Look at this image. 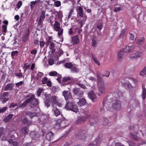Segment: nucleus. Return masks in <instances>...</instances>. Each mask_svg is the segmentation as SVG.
<instances>
[{"mask_svg": "<svg viewBox=\"0 0 146 146\" xmlns=\"http://www.w3.org/2000/svg\"><path fill=\"white\" fill-rule=\"evenodd\" d=\"M74 12L73 9H71L68 16V19H69L70 18V16Z\"/></svg>", "mask_w": 146, "mask_h": 146, "instance_id": "3c124183", "label": "nucleus"}, {"mask_svg": "<svg viewBox=\"0 0 146 146\" xmlns=\"http://www.w3.org/2000/svg\"><path fill=\"white\" fill-rule=\"evenodd\" d=\"M46 11L44 10H42L40 13V17L38 22V25H41L44 20L45 17Z\"/></svg>", "mask_w": 146, "mask_h": 146, "instance_id": "0eeeda50", "label": "nucleus"}, {"mask_svg": "<svg viewBox=\"0 0 146 146\" xmlns=\"http://www.w3.org/2000/svg\"><path fill=\"white\" fill-rule=\"evenodd\" d=\"M88 95L92 101L94 102L96 101L97 97L93 91H91L90 92L88 93Z\"/></svg>", "mask_w": 146, "mask_h": 146, "instance_id": "a211bd4d", "label": "nucleus"}, {"mask_svg": "<svg viewBox=\"0 0 146 146\" xmlns=\"http://www.w3.org/2000/svg\"><path fill=\"white\" fill-rule=\"evenodd\" d=\"M86 103V99L83 98L79 100V101L77 102V104L78 106L82 107L85 105Z\"/></svg>", "mask_w": 146, "mask_h": 146, "instance_id": "4be33fe9", "label": "nucleus"}, {"mask_svg": "<svg viewBox=\"0 0 146 146\" xmlns=\"http://www.w3.org/2000/svg\"><path fill=\"white\" fill-rule=\"evenodd\" d=\"M62 94L66 101L70 100L72 98L71 93L69 91L65 90L63 92Z\"/></svg>", "mask_w": 146, "mask_h": 146, "instance_id": "ddd939ff", "label": "nucleus"}, {"mask_svg": "<svg viewBox=\"0 0 146 146\" xmlns=\"http://www.w3.org/2000/svg\"><path fill=\"white\" fill-rule=\"evenodd\" d=\"M45 42L43 41H40V45L41 48H43L44 46Z\"/></svg>", "mask_w": 146, "mask_h": 146, "instance_id": "5fc2aeb1", "label": "nucleus"}, {"mask_svg": "<svg viewBox=\"0 0 146 146\" xmlns=\"http://www.w3.org/2000/svg\"><path fill=\"white\" fill-rule=\"evenodd\" d=\"M17 105V103H12L9 106V108H13Z\"/></svg>", "mask_w": 146, "mask_h": 146, "instance_id": "13d9d810", "label": "nucleus"}, {"mask_svg": "<svg viewBox=\"0 0 146 146\" xmlns=\"http://www.w3.org/2000/svg\"><path fill=\"white\" fill-rule=\"evenodd\" d=\"M73 27H71L68 30V34L69 35H71L73 33V32L72 31Z\"/></svg>", "mask_w": 146, "mask_h": 146, "instance_id": "0e129e2a", "label": "nucleus"}, {"mask_svg": "<svg viewBox=\"0 0 146 146\" xmlns=\"http://www.w3.org/2000/svg\"><path fill=\"white\" fill-rule=\"evenodd\" d=\"M37 113L36 112H32L31 111H26L25 113V114L26 115L29 116L30 118H32L34 116H36Z\"/></svg>", "mask_w": 146, "mask_h": 146, "instance_id": "5701e85b", "label": "nucleus"}, {"mask_svg": "<svg viewBox=\"0 0 146 146\" xmlns=\"http://www.w3.org/2000/svg\"><path fill=\"white\" fill-rule=\"evenodd\" d=\"M135 47L134 46H127L124 49V51L125 52H129L131 50H133Z\"/></svg>", "mask_w": 146, "mask_h": 146, "instance_id": "393cba45", "label": "nucleus"}, {"mask_svg": "<svg viewBox=\"0 0 146 146\" xmlns=\"http://www.w3.org/2000/svg\"><path fill=\"white\" fill-rule=\"evenodd\" d=\"M129 34H130V39L131 40H133L135 38V35L130 33H129Z\"/></svg>", "mask_w": 146, "mask_h": 146, "instance_id": "4d7b16f0", "label": "nucleus"}, {"mask_svg": "<svg viewBox=\"0 0 146 146\" xmlns=\"http://www.w3.org/2000/svg\"><path fill=\"white\" fill-rule=\"evenodd\" d=\"M98 87L99 91L102 94H103L105 92L106 90V88L104 83L100 84H99L98 85Z\"/></svg>", "mask_w": 146, "mask_h": 146, "instance_id": "4468645a", "label": "nucleus"}, {"mask_svg": "<svg viewBox=\"0 0 146 146\" xmlns=\"http://www.w3.org/2000/svg\"><path fill=\"white\" fill-rule=\"evenodd\" d=\"M142 55V53L139 51H135L129 57V58L133 59H137L138 58L141 57Z\"/></svg>", "mask_w": 146, "mask_h": 146, "instance_id": "f8f14e48", "label": "nucleus"}, {"mask_svg": "<svg viewBox=\"0 0 146 146\" xmlns=\"http://www.w3.org/2000/svg\"><path fill=\"white\" fill-rule=\"evenodd\" d=\"M47 85L49 87H51L52 86V83L50 80H48L46 82Z\"/></svg>", "mask_w": 146, "mask_h": 146, "instance_id": "774afa93", "label": "nucleus"}, {"mask_svg": "<svg viewBox=\"0 0 146 146\" xmlns=\"http://www.w3.org/2000/svg\"><path fill=\"white\" fill-rule=\"evenodd\" d=\"M2 31L3 33H6L7 31V26L6 25H2Z\"/></svg>", "mask_w": 146, "mask_h": 146, "instance_id": "49530a36", "label": "nucleus"}, {"mask_svg": "<svg viewBox=\"0 0 146 146\" xmlns=\"http://www.w3.org/2000/svg\"><path fill=\"white\" fill-rule=\"evenodd\" d=\"M65 121H61L60 119H57L55 121V123L54 124V127L56 128L59 129L66 127L67 126L66 125H64L65 124Z\"/></svg>", "mask_w": 146, "mask_h": 146, "instance_id": "423d86ee", "label": "nucleus"}, {"mask_svg": "<svg viewBox=\"0 0 146 146\" xmlns=\"http://www.w3.org/2000/svg\"><path fill=\"white\" fill-rule=\"evenodd\" d=\"M22 1H19L17 3V6L18 8H19L22 5Z\"/></svg>", "mask_w": 146, "mask_h": 146, "instance_id": "338daca9", "label": "nucleus"}, {"mask_svg": "<svg viewBox=\"0 0 146 146\" xmlns=\"http://www.w3.org/2000/svg\"><path fill=\"white\" fill-rule=\"evenodd\" d=\"M45 99L44 103L46 106L48 108L51 104L52 106L56 104L58 107H61L62 104L61 103L58 101L57 97L55 96H51L50 94H44Z\"/></svg>", "mask_w": 146, "mask_h": 146, "instance_id": "f03ea898", "label": "nucleus"}, {"mask_svg": "<svg viewBox=\"0 0 146 146\" xmlns=\"http://www.w3.org/2000/svg\"><path fill=\"white\" fill-rule=\"evenodd\" d=\"M92 46L94 47L96 46L97 44V41L95 38H93L92 39Z\"/></svg>", "mask_w": 146, "mask_h": 146, "instance_id": "c03bdc74", "label": "nucleus"}, {"mask_svg": "<svg viewBox=\"0 0 146 146\" xmlns=\"http://www.w3.org/2000/svg\"><path fill=\"white\" fill-rule=\"evenodd\" d=\"M76 84L84 89H85L86 88L85 86L83 84L77 82L76 83Z\"/></svg>", "mask_w": 146, "mask_h": 146, "instance_id": "8fccbe9b", "label": "nucleus"}, {"mask_svg": "<svg viewBox=\"0 0 146 146\" xmlns=\"http://www.w3.org/2000/svg\"><path fill=\"white\" fill-rule=\"evenodd\" d=\"M96 77L98 80L97 83L98 85L99 84H100L103 83H104V81H103L102 77L101 76L100 74L99 73H97Z\"/></svg>", "mask_w": 146, "mask_h": 146, "instance_id": "b1692460", "label": "nucleus"}, {"mask_svg": "<svg viewBox=\"0 0 146 146\" xmlns=\"http://www.w3.org/2000/svg\"><path fill=\"white\" fill-rule=\"evenodd\" d=\"M60 23L57 21H55V23L53 25V29L54 30L56 31H59L61 29L60 27Z\"/></svg>", "mask_w": 146, "mask_h": 146, "instance_id": "2eb2a0df", "label": "nucleus"}, {"mask_svg": "<svg viewBox=\"0 0 146 146\" xmlns=\"http://www.w3.org/2000/svg\"><path fill=\"white\" fill-rule=\"evenodd\" d=\"M65 108L67 110H71L76 113L78 111L77 106L73 102H68L66 103Z\"/></svg>", "mask_w": 146, "mask_h": 146, "instance_id": "20e7f679", "label": "nucleus"}, {"mask_svg": "<svg viewBox=\"0 0 146 146\" xmlns=\"http://www.w3.org/2000/svg\"><path fill=\"white\" fill-rule=\"evenodd\" d=\"M7 108L6 107H5L0 109V113L5 112L7 110Z\"/></svg>", "mask_w": 146, "mask_h": 146, "instance_id": "09e8293b", "label": "nucleus"}, {"mask_svg": "<svg viewBox=\"0 0 146 146\" xmlns=\"http://www.w3.org/2000/svg\"><path fill=\"white\" fill-rule=\"evenodd\" d=\"M60 31H59L58 33V35L59 37H60L61 35H62L63 34V29H61Z\"/></svg>", "mask_w": 146, "mask_h": 146, "instance_id": "680f3d73", "label": "nucleus"}, {"mask_svg": "<svg viewBox=\"0 0 146 146\" xmlns=\"http://www.w3.org/2000/svg\"><path fill=\"white\" fill-rule=\"evenodd\" d=\"M112 108L114 110L117 111L121 110V102L118 99L120 97L123 96V93L118 91L117 92L112 93Z\"/></svg>", "mask_w": 146, "mask_h": 146, "instance_id": "f257e3e1", "label": "nucleus"}, {"mask_svg": "<svg viewBox=\"0 0 146 146\" xmlns=\"http://www.w3.org/2000/svg\"><path fill=\"white\" fill-rule=\"evenodd\" d=\"M72 77H64L62 80V82L63 83L65 82H68V84H70L72 83Z\"/></svg>", "mask_w": 146, "mask_h": 146, "instance_id": "aec40b11", "label": "nucleus"}, {"mask_svg": "<svg viewBox=\"0 0 146 146\" xmlns=\"http://www.w3.org/2000/svg\"><path fill=\"white\" fill-rule=\"evenodd\" d=\"M23 83V81H21L15 84L16 86L17 87H19V86L22 85Z\"/></svg>", "mask_w": 146, "mask_h": 146, "instance_id": "864d4df0", "label": "nucleus"}, {"mask_svg": "<svg viewBox=\"0 0 146 146\" xmlns=\"http://www.w3.org/2000/svg\"><path fill=\"white\" fill-rule=\"evenodd\" d=\"M29 100L27 99L23 104L20 105L19 107L20 108H23L25 107L27 104L29 103Z\"/></svg>", "mask_w": 146, "mask_h": 146, "instance_id": "f704fd0d", "label": "nucleus"}, {"mask_svg": "<svg viewBox=\"0 0 146 146\" xmlns=\"http://www.w3.org/2000/svg\"><path fill=\"white\" fill-rule=\"evenodd\" d=\"M30 29H27L25 32H24L22 37V41L23 42H26L29 39V36Z\"/></svg>", "mask_w": 146, "mask_h": 146, "instance_id": "9d476101", "label": "nucleus"}, {"mask_svg": "<svg viewBox=\"0 0 146 146\" xmlns=\"http://www.w3.org/2000/svg\"><path fill=\"white\" fill-rule=\"evenodd\" d=\"M13 116V114H9L7 117L5 118L4 120V121L6 122H8L11 119Z\"/></svg>", "mask_w": 146, "mask_h": 146, "instance_id": "cd10ccee", "label": "nucleus"}, {"mask_svg": "<svg viewBox=\"0 0 146 146\" xmlns=\"http://www.w3.org/2000/svg\"><path fill=\"white\" fill-rule=\"evenodd\" d=\"M22 133L24 134H27L28 133L27 127L24 126L23 127L22 129Z\"/></svg>", "mask_w": 146, "mask_h": 146, "instance_id": "c9c22d12", "label": "nucleus"}, {"mask_svg": "<svg viewBox=\"0 0 146 146\" xmlns=\"http://www.w3.org/2000/svg\"><path fill=\"white\" fill-rule=\"evenodd\" d=\"M146 74V66L140 72L141 76H144Z\"/></svg>", "mask_w": 146, "mask_h": 146, "instance_id": "a18cd8bd", "label": "nucleus"}, {"mask_svg": "<svg viewBox=\"0 0 146 146\" xmlns=\"http://www.w3.org/2000/svg\"><path fill=\"white\" fill-rule=\"evenodd\" d=\"M14 84L13 83H9L5 86L4 88V90L8 91L12 90L14 86Z\"/></svg>", "mask_w": 146, "mask_h": 146, "instance_id": "6ab92c4d", "label": "nucleus"}, {"mask_svg": "<svg viewBox=\"0 0 146 146\" xmlns=\"http://www.w3.org/2000/svg\"><path fill=\"white\" fill-rule=\"evenodd\" d=\"M64 65L66 68L68 69L71 68L73 66L71 63H66Z\"/></svg>", "mask_w": 146, "mask_h": 146, "instance_id": "e433bc0d", "label": "nucleus"}, {"mask_svg": "<svg viewBox=\"0 0 146 146\" xmlns=\"http://www.w3.org/2000/svg\"><path fill=\"white\" fill-rule=\"evenodd\" d=\"M48 81V78L47 77H45L43 78L42 80V83L43 84H46Z\"/></svg>", "mask_w": 146, "mask_h": 146, "instance_id": "603ef678", "label": "nucleus"}, {"mask_svg": "<svg viewBox=\"0 0 146 146\" xmlns=\"http://www.w3.org/2000/svg\"><path fill=\"white\" fill-rule=\"evenodd\" d=\"M21 120L22 123L24 124L28 125L31 124V123L29 120L27 118L25 117H24Z\"/></svg>", "mask_w": 146, "mask_h": 146, "instance_id": "a878e982", "label": "nucleus"}, {"mask_svg": "<svg viewBox=\"0 0 146 146\" xmlns=\"http://www.w3.org/2000/svg\"><path fill=\"white\" fill-rule=\"evenodd\" d=\"M54 62V60L53 59H50L49 60L48 63L50 65H52Z\"/></svg>", "mask_w": 146, "mask_h": 146, "instance_id": "e2e57ef3", "label": "nucleus"}, {"mask_svg": "<svg viewBox=\"0 0 146 146\" xmlns=\"http://www.w3.org/2000/svg\"><path fill=\"white\" fill-rule=\"evenodd\" d=\"M44 75L42 72H39L37 74L36 77L37 80H40L41 79V78L44 76Z\"/></svg>", "mask_w": 146, "mask_h": 146, "instance_id": "2f4dec72", "label": "nucleus"}, {"mask_svg": "<svg viewBox=\"0 0 146 146\" xmlns=\"http://www.w3.org/2000/svg\"><path fill=\"white\" fill-rule=\"evenodd\" d=\"M71 40L72 42L75 44H77L80 42L78 36L77 35H76L72 37Z\"/></svg>", "mask_w": 146, "mask_h": 146, "instance_id": "f3484780", "label": "nucleus"}, {"mask_svg": "<svg viewBox=\"0 0 146 146\" xmlns=\"http://www.w3.org/2000/svg\"><path fill=\"white\" fill-rule=\"evenodd\" d=\"M18 53V51H15L12 52L11 55L12 56H15L17 55Z\"/></svg>", "mask_w": 146, "mask_h": 146, "instance_id": "052dcab7", "label": "nucleus"}, {"mask_svg": "<svg viewBox=\"0 0 146 146\" xmlns=\"http://www.w3.org/2000/svg\"><path fill=\"white\" fill-rule=\"evenodd\" d=\"M54 135V133L52 132H49L46 135V139L49 141L52 140Z\"/></svg>", "mask_w": 146, "mask_h": 146, "instance_id": "dca6fc26", "label": "nucleus"}, {"mask_svg": "<svg viewBox=\"0 0 146 146\" xmlns=\"http://www.w3.org/2000/svg\"><path fill=\"white\" fill-rule=\"evenodd\" d=\"M145 40V38L144 37H141L138 40L137 43L139 44H143Z\"/></svg>", "mask_w": 146, "mask_h": 146, "instance_id": "7c9ffc66", "label": "nucleus"}, {"mask_svg": "<svg viewBox=\"0 0 146 146\" xmlns=\"http://www.w3.org/2000/svg\"><path fill=\"white\" fill-rule=\"evenodd\" d=\"M92 56L93 59L94 60L95 63L98 65H100V63L99 61L97 60L96 58L95 57L93 54H92Z\"/></svg>", "mask_w": 146, "mask_h": 146, "instance_id": "ea45409f", "label": "nucleus"}, {"mask_svg": "<svg viewBox=\"0 0 146 146\" xmlns=\"http://www.w3.org/2000/svg\"><path fill=\"white\" fill-rule=\"evenodd\" d=\"M71 71L72 72H77L79 71V69L75 66H73L71 68Z\"/></svg>", "mask_w": 146, "mask_h": 146, "instance_id": "a19ab883", "label": "nucleus"}, {"mask_svg": "<svg viewBox=\"0 0 146 146\" xmlns=\"http://www.w3.org/2000/svg\"><path fill=\"white\" fill-rule=\"evenodd\" d=\"M84 113L86 115L82 117H78L77 119L75 121V123L77 124H80L85 121L87 119H90L89 123L91 126L93 125L94 123L97 122L96 119H98L96 117H93L89 114H87L86 113L84 112Z\"/></svg>", "mask_w": 146, "mask_h": 146, "instance_id": "7ed1b4c3", "label": "nucleus"}, {"mask_svg": "<svg viewBox=\"0 0 146 146\" xmlns=\"http://www.w3.org/2000/svg\"><path fill=\"white\" fill-rule=\"evenodd\" d=\"M54 4L56 7H58L61 5V3L60 1H58L54 2Z\"/></svg>", "mask_w": 146, "mask_h": 146, "instance_id": "de8ad7c7", "label": "nucleus"}, {"mask_svg": "<svg viewBox=\"0 0 146 146\" xmlns=\"http://www.w3.org/2000/svg\"><path fill=\"white\" fill-rule=\"evenodd\" d=\"M24 66L25 68V70H26L29 69V67L30 66V64H29L27 63H26L24 64Z\"/></svg>", "mask_w": 146, "mask_h": 146, "instance_id": "6e6d98bb", "label": "nucleus"}, {"mask_svg": "<svg viewBox=\"0 0 146 146\" xmlns=\"http://www.w3.org/2000/svg\"><path fill=\"white\" fill-rule=\"evenodd\" d=\"M4 128L3 127L0 128V139L1 138L2 135L3 133Z\"/></svg>", "mask_w": 146, "mask_h": 146, "instance_id": "bf43d9fd", "label": "nucleus"}, {"mask_svg": "<svg viewBox=\"0 0 146 146\" xmlns=\"http://www.w3.org/2000/svg\"><path fill=\"white\" fill-rule=\"evenodd\" d=\"M102 125H108L109 124V123H108V119L106 118H103L102 119Z\"/></svg>", "mask_w": 146, "mask_h": 146, "instance_id": "58836bf2", "label": "nucleus"}, {"mask_svg": "<svg viewBox=\"0 0 146 146\" xmlns=\"http://www.w3.org/2000/svg\"><path fill=\"white\" fill-rule=\"evenodd\" d=\"M124 54V51L121 50L118 51V58L119 59H121L122 58V56Z\"/></svg>", "mask_w": 146, "mask_h": 146, "instance_id": "473e14b6", "label": "nucleus"}, {"mask_svg": "<svg viewBox=\"0 0 146 146\" xmlns=\"http://www.w3.org/2000/svg\"><path fill=\"white\" fill-rule=\"evenodd\" d=\"M9 93L8 92H5L0 95L1 98L2 100V103L4 104L9 100Z\"/></svg>", "mask_w": 146, "mask_h": 146, "instance_id": "1a4fd4ad", "label": "nucleus"}, {"mask_svg": "<svg viewBox=\"0 0 146 146\" xmlns=\"http://www.w3.org/2000/svg\"><path fill=\"white\" fill-rule=\"evenodd\" d=\"M80 28H81L82 27L83 25L84 24L85 22L83 20H81L80 22Z\"/></svg>", "mask_w": 146, "mask_h": 146, "instance_id": "69168bd1", "label": "nucleus"}, {"mask_svg": "<svg viewBox=\"0 0 146 146\" xmlns=\"http://www.w3.org/2000/svg\"><path fill=\"white\" fill-rule=\"evenodd\" d=\"M137 133H131V137L134 141H137L139 140V138L137 135Z\"/></svg>", "mask_w": 146, "mask_h": 146, "instance_id": "c85d7f7f", "label": "nucleus"}, {"mask_svg": "<svg viewBox=\"0 0 146 146\" xmlns=\"http://www.w3.org/2000/svg\"><path fill=\"white\" fill-rule=\"evenodd\" d=\"M121 84L124 87L131 90L133 88V87L129 82L127 80L126 78H125L121 80Z\"/></svg>", "mask_w": 146, "mask_h": 146, "instance_id": "6e6552de", "label": "nucleus"}, {"mask_svg": "<svg viewBox=\"0 0 146 146\" xmlns=\"http://www.w3.org/2000/svg\"><path fill=\"white\" fill-rule=\"evenodd\" d=\"M28 100H29V103H30V106L31 108L38 106L39 102H38V99L35 98L34 94L32 95Z\"/></svg>", "mask_w": 146, "mask_h": 146, "instance_id": "39448f33", "label": "nucleus"}, {"mask_svg": "<svg viewBox=\"0 0 146 146\" xmlns=\"http://www.w3.org/2000/svg\"><path fill=\"white\" fill-rule=\"evenodd\" d=\"M58 74H59L55 71L51 72L49 73V75L51 76H57Z\"/></svg>", "mask_w": 146, "mask_h": 146, "instance_id": "37998d69", "label": "nucleus"}, {"mask_svg": "<svg viewBox=\"0 0 146 146\" xmlns=\"http://www.w3.org/2000/svg\"><path fill=\"white\" fill-rule=\"evenodd\" d=\"M43 90V89L42 88H38L37 94V95L38 97H39L40 96V94Z\"/></svg>", "mask_w": 146, "mask_h": 146, "instance_id": "79ce46f5", "label": "nucleus"}, {"mask_svg": "<svg viewBox=\"0 0 146 146\" xmlns=\"http://www.w3.org/2000/svg\"><path fill=\"white\" fill-rule=\"evenodd\" d=\"M78 10L79 11V15L81 17H83L84 16V11L82 8L81 6L79 7Z\"/></svg>", "mask_w": 146, "mask_h": 146, "instance_id": "c756f323", "label": "nucleus"}, {"mask_svg": "<svg viewBox=\"0 0 146 146\" xmlns=\"http://www.w3.org/2000/svg\"><path fill=\"white\" fill-rule=\"evenodd\" d=\"M52 111L56 117H57L61 114V112L56 107H54L52 109Z\"/></svg>", "mask_w": 146, "mask_h": 146, "instance_id": "412c9836", "label": "nucleus"}, {"mask_svg": "<svg viewBox=\"0 0 146 146\" xmlns=\"http://www.w3.org/2000/svg\"><path fill=\"white\" fill-rule=\"evenodd\" d=\"M50 47L51 51L50 52H51V53L52 54L56 50L55 48V44L53 42L50 43Z\"/></svg>", "mask_w": 146, "mask_h": 146, "instance_id": "bb28decb", "label": "nucleus"}, {"mask_svg": "<svg viewBox=\"0 0 146 146\" xmlns=\"http://www.w3.org/2000/svg\"><path fill=\"white\" fill-rule=\"evenodd\" d=\"M15 76L19 78H21L22 77H24L23 75V74L21 72L19 73H16L15 74Z\"/></svg>", "mask_w": 146, "mask_h": 146, "instance_id": "4c0bfd02", "label": "nucleus"}, {"mask_svg": "<svg viewBox=\"0 0 146 146\" xmlns=\"http://www.w3.org/2000/svg\"><path fill=\"white\" fill-rule=\"evenodd\" d=\"M142 96L143 99H145L146 97V88H143V86H142Z\"/></svg>", "mask_w": 146, "mask_h": 146, "instance_id": "72a5a7b5", "label": "nucleus"}, {"mask_svg": "<svg viewBox=\"0 0 146 146\" xmlns=\"http://www.w3.org/2000/svg\"><path fill=\"white\" fill-rule=\"evenodd\" d=\"M73 92L74 95L78 98L82 97L83 94V92L78 88L74 89Z\"/></svg>", "mask_w": 146, "mask_h": 146, "instance_id": "9b49d317", "label": "nucleus"}]
</instances>
